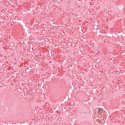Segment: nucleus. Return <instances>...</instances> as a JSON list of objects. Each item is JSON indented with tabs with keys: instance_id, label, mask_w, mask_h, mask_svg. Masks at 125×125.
Segmentation results:
<instances>
[{
	"instance_id": "f257e3e1",
	"label": "nucleus",
	"mask_w": 125,
	"mask_h": 125,
	"mask_svg": "<svg viewBox=\"0 0 125 125\" xmlns=\"http://www.w3.org/2000/svg\"><path fill=\"white\" fill-rule=\"evenodd\" d=\"M103 110H102V109L101 108H99V109H98V112L99 113H103Z\"/></svg>"
}]
</instances>
